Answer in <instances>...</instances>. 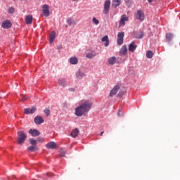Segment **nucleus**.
Returning <instances> with one entry per match:
<instances>
[{
	"instance_id": "obj_1",
	"label": "nucleus",
	"mask_w": 180,
	"mask_h": 180,
	"mask_svg": "<svg viewBox=\"0 0 180 180\" xmlns=\"http://www.w3.org/2000/svg\"><path fill=\"white\" fill-rule=\"evenodd\" d=\"M79 106L75 109V115L81 117L91 110L92 103L89 101H81L79 102Z\"/></svg>"
},
{
	"instance_id": "obj_2",
	"label": "nucleus",
	"mask_w": 180,
	"mask_h": 180,
	"mask_svg": "<svg viewBox=\"0 0 180 180\" xmlns=\"http://www.w3.org/2000/svg\"><path fill=\"white\" fill-rule=\"evenodd\" d=\"M18 139H17V143L20 146L22 145L23 143H25V140H26L27 136L23 131H20L18 132Z\"/></svg>"
},
{
	"instance_id": "obj_3",
	"label": "nucleus",
	"mask_w": 180,
	"mask_h": 180,
	"mask_svg": "<svg viewBox=\"0 0 180 180\" xmlns=\"http://www.w3.org/2000/svg\"><path fill=\"white\" fill-rule=\"evenodd\" d=\"M50 7L47 4H44L42 6V13L44 16H46V18H49L50 16Z\"/></svg>"
},
{
	"instance_id": "obj_4",
	"label": "nucleus",
	"mask_w": 180,
	"mask_h": 180,
	"mask_svg": "<svg viewBox=\"0 0 180 180\" xmlns=\"http://www.w3.org/2000/svg\"><path fill=\"white\" fill-rule=\"evenodd\" d=\"M1 27L3 29H11L12 27V22L9 20H6L2 22Z\"/></svg>"
},
{
	"instance_id": "obj_5",
	"label": "nucleus",
	"mask_w": 180,
	"mask_h": 180,
	"mask_svg": "<svg viewBox=\"0 0 180 180\" xmlns=\"http://www.w3.org/2000/svg\"><path fill=\"white\" fill-rule=\"evenodd\" d=\"M110 9V0H107L104 3L103 13L105 15H108V13H109V10Z\"/></svg>"
},
{
	"instance_id": "obj_6",
	"label": "nucleus",
	"mask_w": 180,
	"mask_h": 180,
	"mask_svg": "<svg viewBox=\"0 0 180 180\" xmlns=\"http://www.w3.org/2000/svg\"><path fill=\"white\" fill-rule=\"evenodd\" d=\"M124 37V32H121L117 34V43L119 46H122L123 44V38Z\"/></svg>"
},
{
	"instance_id": "obj_7",
	"label": "nucleus",
	"mask_w": 180,
	"mask_h": 180,
	"mask_svg": "<svg viewBox=\"0 0 180 180\" xmlns=\"http://www.w3.org/2000/svg\"><path fill=\"white\" fill-rule=\"evenodd\" d=\"M128 20L129 17H127L126 15H122L119 22L120 27H122V26H124V25H126L125 22H127Z\"/></svg>"
},
{
	"instance_id": "obj_8",
	"label": "nucleus",
	"mask_w": 180,
	"mask_h": 180,
	"mask_svg": "<svg viewBox=\"0 0 180 180\" xmlns=\"http://www.w3.org/2000/svg\"><path fill=\"white\" fill-rule=\"evenodd\" d=\"M36 110H37V108H36V107L25 108L24 110V113H25V115H33V113H34Z\"/></svg>"
},
{
	"instance_id": "obj_9",
	"label": "nucleus",
	"mask_w": 180,
	"mask_h": 180,
	"mask_svg": "<svg viewBox=\"0 0 180 180\" xmlns=\"http://www.w3.org/2000/svg\"><path fill=\"white\" fill-rule=\"evenodd\" d=\"M135 15H136L137 19H139L141 20V22H143V20H144L145 15H144V13L143 11L139 10Z\"/></svg>"
},
{
	"instance_id": "obj_10",
	"label": "nucleus",
	"mask_w": 180,
	"mask_h": 180,
	"mask_svg": "<svg viewBox=\"0 0 180 180\" xmlns=\"http://www.w3.org/2000/svg\"><path fill=\"white\" fill-rule=\"evenodd\" d=\"M46 148L49 150H54V148H57V143L53 141H51L46 145Z\"/></svg>"
},
{
	"instance_id": "obj_11",
	"label": "nucleus",
	"mask_w": 180,
	"mask_h": 180,
	"mask_svg": "<svg viewBox=\"0 0 180 180\" xmlns=\"http://www.w3.org/2000/svg\"><path fill=\"white\" fill-rule=\"evenodd\" d=\"M25 20L26 25H32V23H33V15H26Z\"/></svg>"
},
{
	"instance_id": "obj_12",
	"label": "nucleus",
	"mask_w": 180,
	"mask_h": 180,
	"mask_svg": "<svg viewBox=\"0 0 180 180\" xmlns=\"http://www.w3.org/2000/svg\"><path fill=\"white\" fill-rule=\"evenodd\" d=\"M119 89H120V86L119 85L115 86L110 91V96H115L117 92H119Z\"/></svg>"
},
{
	"instance_id": "obj_13",
	"label": "nucleus",
	"mask_w": 180,
	"mask_h": 180,
	"mask_svg": "<svg viewBox=\"0 0 180 180\" xmlns=\"http://www.w3.org/2000/svg\"><path fill=\"white\" fill-rule=\"evenodd\" d=\"M29 134L32 136V137H37V136L40 135V131L37 129H30Z\"/></svg>"
},
{
	"instance_id": "obj_14",
	"label": "nucleus",
	"mask_w": 180,
	"mask_h": 180,
	"mask_svg": "<svg viewBox=\"0 0 180 180\" xmlns=\"http://www.w3.org/2000/svg\"><path fill=\"white\" fill-rule=\"evenodd\" d=\"M34 123H36V124H41V123H44V120L40 116L35 117L34 119Z\"/></svg>"
},
{
	"instance_id": "obj_15",
	"label": "nucleus",
	"mask_w": 180,
	"mask_h": 180,
	"mask_svg": "<svg viewBox=\"0 0 180 180\" xmlns=\"http://www.w3.org/2000/svg\"><path fill=\"white\" fill-rule=\"evenodd\" d=\"M136 49H137V45L134 44V42H131L129 45V51H131V53H134V51H136Z\"/></svg>"
},
{
	"instance_id": "obj_16",
	"label": "nucleus",
	"mask_w": 180,
	"mask_h": 180,
	"mask_svg": "<svg viewBox=\"0 0 180 180\" xmlns=\"http://www.w3.org/2000/svg\"><path fill=\"white\" fill-rule=\"evenodd\" d=\"M120 56H126L127 54V46L125 45L122 46L120 51Z\"/></svg>"
},
{
	"instance_id": "obj_17",
	"label": "nucleus",
	"mask_w": 180,
	"mask_h": 180,
	"mask_svg": "<svg viewBox=\"0 0 180 180\" xmlns=\"http://www.w3.org/2000/svg\"><path fill=\"white\" fill-rule=\"evenodd\" d=\"M69 63L72 65H76V64H78V58L77 57H72L69 59Z\"/></svg>"
},
{
	"instance_id": "obj_18",
	"label": "nucleus",
	"mask_w": 180,
	"mask_h": 180,
	"mask_svg": "<svg viewBox=\"0 0 180 180\" xmlns=\"http://www.w3.org/2000/svg\"><path fill=\"white\" fill-rule=\"evenodd\" d=\"M79 134V130L78 129H75L71 131L70 136H72V137L73 138H75L78 136Z\"/></svg>"
},
{
	"instance_id": "obj_19",
	"label": "nucleus",
	"mask_w": 180,
	"mask_h": 180,
	"mask_svg": "<svg viewBox=\"0 0 180 180\" xmlns=\"http://www.w3.org/2000/svg\"><path fill=\"white\" fill-rule=\"evenodd\" d=\"M54 39H56V32H51L50 37H49V42L51 44L53 41H54Z\"/></svg>"
},
{
	"instance_id": "obj_20",
	"label": "nucleus",
	"mask_w": 180,
	"mask_h": 180,
	"mask_svg": "<svg viewBox=\"0 0 180 180\" xmlns=\"http://www.w3.org/2000/svg\"><path fill=\"white\" fill-rule=\"evenodd\" d=\"M101 41H105V47H108L109 46V37L108 35H105L102 39Z\"/></svg>"
},
{
	"instance_id": "obj_21",
	"label": "nucleus",
	"mask_w": 180,
	"mask_h": 180,
	"mask_svg": "<svg viewBox=\"0 0 180 180\" xmlns=\"http://www.w3.org/2000/svg\"><path fill=\"white\" fill-rule=\"evenodd\" d=\"M122 3V0H112V6L114 8H117V6H120Z\"/></svg>"
},
{
	"instance_id": "obj_22",
	"label": "nucleus",
	"mask_w": 180,
	"mask_h": 180,
	"mask_svg": "<svg viewBox=\"0 0 180 180\" xmlns=\"http://www.w3.org/2000/svg\"><path fill=\"white\" fill-rule=\"evenodd\" d=\"M108 63H109V64H110L111 65H113V64H115V63H116V57L112 56V57L108 59Z\"/></svg>"
},
{
	"instance_id": "obj_23",
	"label": "nucleus",
	"mask_w": 180,
	"mask_h": 180,
	"mask_svg": "<svg viewBox=\"0 0 180 180\" xmlns=\"http://www.w3.org/2000/svg\"><path fill=\"white\" fill-rule=\"evenodd\" d=\"M172 37H174V35L171 33L166 34V41H171L172 40Z\"/></svg>"
},
{
	"instance_id": "obj_24",
	"label": "nucleus",
	"mask_w": 180,
	"mask_h": 180,
	"mask_svg": "<svg viewBox=\"0 0 180 180\" xmlns=\"http://www.w3.org/2000/svg\"><path fill=\"white\" fill-rule=\"evenodd\" d=\"M28 150L29 151H37L39 148H37V146L32 145L28 148Z\"/></svg>"
},
{
	"instance_id": "obj_25",
	"label": "nucleus",
	"mask_w": 180,
	"mask_h": 180,
	"mask_svg": "<svg viewBox=\"0 0 180 180\" xmlns=\"http://www.w3.org/2000/svg\"><path fill=\"white\" fill-rule=\"evenodd\" d=\"M76 77L77 78H83V77H85V73L79 71L77 72Z\"/></svg>"
},
{
	"instance_id": "obj_26",
	"label": "nucleus",
	"mask_w": 180,
	"mask_h": 180,
	"mask_svg": "<svg viewBox=\"0 0 180 180\" xmlns=\"http://www.w3.org/2000/svg\"><path fill=\"white\" fill-rule=\"evenodd\" d=\"M153 56H154V53H153V51H148L146 52V57H147V58H153Z\"/></svg>"
},
{
	"instance_id": "obj_27",
	"label": "nucleus",
	"mask_w": 180,
	"mask_h": 180,
	"mask_svg": "<svg viewBox=\"0 0 180 180\" xmlns=\"http://www.w3.org/2000/svg\"><path fill=\"white\" fill-rule=\"evenodd\" d=\"M20 101L21 102H25V101H27V97L25 94H21L20 96Z\"/></svg>"
},
{
	"instance_id": "obj_28",
	"label": "nucleus",
	"mask_w": 180,
	"mask_h": 180,
	"mask_svg": "<svg viewBox=\"0 0 180 180\" xmlns=\"http://www.w3.org/2000/svg\"><path fill=\"white\" fill-rule=\"evenodd\" d=\"M96 54L95 53H86V58H94Z\"/></svg>"
},
{
	"instance_id": "obj_29",
	"label": "nucleus",
	"mask_w": 180,
	"mask_h": 180,
	"mask_svg": "<svg viewBox=\"0 0 180 180\" xmlns=\"http://www.w3.org/2000/svg\"><path fill=\"white\" fill-rule=\"evenodd\" d=\"M58 82L59 85H60L61 86H64L65 85V79H59Z\"/></svg>"
},
{
	"instance_id": "obj_30",
	"label": "nucleus",
	"mask_w": 180,
	"mask_h": 180,
	"mask_svg": "<svg viewBox=\"0 0 180 180\" xmlns=\"http://www.w3.org/2000/svg\"><path fill=\"white\" fill-rule=\"evenodd\" d=\"M30 144H32V146H36V144H37V140H34V139H30Z\"/></svg>"
},
{
	"instance_id": "obj_31",
	"label": "nucleus",
	"mask_w": 180,
	"mask_h": 180,
	"mask_svg": "<svg viewBox=\"0 0 180 180\" xmlns=\"http://www.w3.org/2000/svg\"><path fill=\"white\" fill-rule=\"evenodd\" d=\"M92 22L94 25H98L99 23V20L96 19V18L94 17L92 18Z\"/></svg>"
},
{
	"instance_id": "obj_32",
	"label": "nucleus",
	"mask_w": 180,
	"mask_h": 180,
	"mask_svg": "<svg viewBox=\"0 0 180 180\" xmlns=\"http://www.w3.org/2000/svg\"><path fill=\"white\" fill-rule=\"evenodd\" d=\"M44 112L45 115H46V116L50 115V109L46 108L45 110H44Z\"/></svg>"
},
{
	"instance_id": "obj_33",
	"label": "nucleus",
	"mask_w": 180,
	"mask_h": 180,
	"mask_svg": "<svg viewBox=\"0 0 180 180\" xmlns=\"http://www.w3.org/2000/svg\"><path fill=\"white\" fill-rule=\"evenodd\" d=\"M14 12H15V8H13V7H11L8 8V13H13Z\"/></svg>"
},
{
	"instance_id": "obj_34",
	"label": "nucleus",
	"mask_w": 180,
	"mask_h": 180,
	"mask_svg": "<svg viewBox=\"0 0 180 180\" xmlns=\"http://www.w3.org/2000/svg\"><path fill=\"white\" fill-rule=\"evenodd\" d=\"M68 23L69 25H72V23H73L72 18L68 19Z\"/></svg>"
},
{
	"instance_id": "obj_35",
	"label": "nucleus",
	"mask_w": 180,
	"mask_h": 180,
	"mask_svg": "<svg viewBox=\"0 0 180 180\" xmlns=\"http://www.w3.org/2000/svg\"><path fill=\"white\" fill-rule=\"evenodd\" d=\"M60 157H65V151H64V150H62L60 151Z\"/></svg>"
},
{
	"instance_id": "obj_36",
	"label": "nucleus",
	"mask_w": 180,
	"mask_h": 180,
	"mask_svg": "<svg viewBox=\"0 0 180 180\" xmlns=\"http://www.w3.org/2000/svg\"><path fill=\"white\" fill-rule=\"evenodd\" d=\"M117 115L120 116V117L123 116V111L119 110L118 112H117Z\"/></svg>"
},
{
	"instance_id": "obj_37",
	"label": "nucleus",
	"mask_w": 180,
	"mask_h": 180,
	"mask_svg": "<svg viewBox=\"0 0 180 180\" xmlns=\"http://www.w3.org/2000/svg\"><path fill=\"white\" fill-rule=\"evenodd\" d=\"M37 141H39V143H43V141H44V138H39Z\"/></svg>"
},
{
	"instance_id": "obj_38",
	"label": "nucleus",
	"mask_w": 180,
	"mask_h": 180,
	"mask_svg": "<svg viewBox=\"0 0 180 180\" xmlns=\"http://www.w3.org/2000/svg\"><path fill=\"white\" fill-rule=\"evenodd\" d=\"M143 32H141V34L137 37L138 39H143Z\"/></svg>"
},
{
	"instance_id": "obj_39",
	"label": "nucleus",
	"mask_w": 180,
	"mask_h": 180,
	"mask_svg": "<svg viewBox=\"0 0 180 180\" xmlns=\"http://www.w3.org/2000/svg\"><path fill=\"white\" fill-rule=\"evenodd\" d=\"M125 1V4H130V0H124Z\"/></svg>"
},
{
	"instance_id": "obj_40",
	"label": "nucleus",
	"mask_w": 180,
	"mask_h": 180,
	"mask_svg": "<svg viewBox=\"0 0 180 180\" xmlns=\"http://www.w3.org/2000/svg\"><path fill=\"white\" fill-rule=\"evenodd\" d=\"M103 131L101 132L100 136H103Z\"/></svg>"
},
{
	"instance_id": "obj_41",
	"label": "nucleus",
	"mask_w": 180,
	"mask_h": 180,
	"mask_svg": "<svg viewBox=\"0 0 180 180\" xmlns=\"http://www.w3.org/2000/svg\"><path fill=\"white\" fill-rule=\"evenodd\" d=\"M72 1H73V2H75V1H78V0H72Z\"/></svg>"
}]
</instances>
